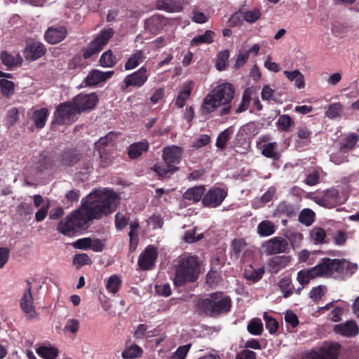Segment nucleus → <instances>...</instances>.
Returning a JSON list of instances; mask_svg holds the SVG:
<instances>
[{"label":"nucleus","mask_w":359,"mask_h":359,"mask_svg":"<svg viewBox=\"0 0 359 359\" xmlns=\"http://www.w3.org/2000/svg\"><path fill=\"white\" fill-rule=\"evenodd\" d=\"M114 32L113 29L108 28L102 29L100 34L92 41L88 46L83 49V57L88 59L95 54L100 52L104 46L107 45L109 39L113 36Z\"/></svg>","instance_id":"6e6552de"},{"label":"nucleus","mask_w":359,"mask_h":359,"mask_svg":"<svg viewBox=\"0 0 359 359\" xmlns=\"http://www.w3.org/2000/svg\"><path fill=\"white\" fill-rule=\"evenodd\" d=\"M317 273L316 266L308 270H301L297 273V279L303 287L305 285H307L311 279L319 277Z\"/></svg>","instance_id":"2f4dec72"},{"label":"nucleus","mask_w":359,"mask_h":359,"mask_svg":"<svg viewBox=\"0 0 359 359\" xmlns=\"http://www.w3.org/2000/svg\"><path fill=\"white\" fill-rule=\"evenodd\" d=\"M234 93V88L231 83H226L219 85L205 97L201 108V114H210L222 104L231 103Z\"/></svg>","instance_id":"20e7f679"},{"label":"nucleus","mask_w":359,"mask_h":359,"mask_svg":"<svg viewBox=\"0 0 359 359\" xmlns=\"http://www.w3.org/2000/svg\"><path fill=\"white\" fill-rule=\"evenodd\" d=\"M129 222V217L123 215L121 212H117L115 215V225L118 230L123 229Z\"/></svg>","instance_id":"774afa93"},{"label":"nucleus","mask_w":359,"mask_h":359,"mask_svg":"<svg viewBox=\"0 0 359 359\" xmlns=\"http://www.w3.org/2000/svg\"><path fill=\"white\" fill-rule=\"evenodd\" d=\"M359 140V135L351 133L342 139L339 142V151L342 153H347L355 149Z\"/></svg>","instance_id":"cd10ccee"},{"label":"nucleus","mask_w":359,"mask_h":359,"mask_svg":"<svg viewBox=\"0 0 359 359\" xmlns=\"http://www.w3.org/2000/svg\"><path fill=\"white\" fill-rule=\"evenodd\" d=\"M53 159L50 156L41 153L36 162V169L39 172H43L51 166Z\"/></svg>","instance_id":"49530a36"},{"label":"nucleus","mask_w":359,"mask_h":359,"mask_svg":"<svg viewBox=\"0 0 359 359\" xmlns=\"http://www.w3.org/2000/svg\"><path fill=\"white\" fill-rule=\"evenodd\" d=\"M201 262L198 256L184 255L178 257L175 265L174 284L182 286L195 282L199 276Z\"/></svg>","instance_id":"7ed1b4c3"},{"label":"nucleus","mask_w":359,"mask_h":359,"mask_svg":"<svg viewBox=\"0 0 359 359\" xmlns=\"http://www.w3.org/2000/svg\"><path fill=\"white\" fill-rule=\"evenodd\" d=\"M278 287L283 293L284 298H288L293 294V287L292 282L289 278H282L278 283Z\"/></svg>","instance_id":"3c124183"},{"label":"nucleus","mask_w":359,"mask_h":359,"mask_svg":"<svg viewBox=\"0 0 359 359\" xmlns=\"http://www.w3.org/2000/svg\"><path fill=\"white\" fill-rule=\"evenodd\" d=\"M92 263L90 258L87 254H77L73 258V264L80 268L84 265H88Z\"/></svg>","instance_id":"052dcab7"},{"label":"nucleus","mask_w":359,"mask_h":359,"mask_svg":"<svg viewBox=\"0 0 359 359\" xmlns=\"http://www.w3.org/2000/svg\"><path fill=\"white\" fill-rule=\"evenodd\" d=\"M99 154L100 163V165L102 168H107L109 166L112 162H113V151H105L101 150V151H97Z\"/></svg>","instance_id":"4d7b16f0"},{"label":"nucleus","mask_w":359,"mask_h":359,"mask_svg":"<svg viewBox=\"0 0 359 359\" xmlns=\"http://www.w3.org/2000/svg\"><path fill=\"white\" fill-rule=\"evenodd\" d=\"M228 196L227 187L213 186L210 187L202 198L203 207L215 208L220 206Z\"/></svg>","instance_id":"1a4fd4ad"},{"label":"nucleus","mask_w":359,"mask_h":359,"mask_svg":"<svg viewBox=\"0 0 359 359\" xmlns=\"http://www.w3.org/2000/svg\"><path fill=\"white\" fill-rule=\"evenodd\" d=\"M229 58V51L224 50L220 51L217 55L216 67L218 70H224Z\"/></svg>","instance_id":"5fc2aeb1"},{"label":"nucleus","mask_w":359,"mask_h":359,"mask_svg":"<svg viewBox=\"0 0 359 359\" xmlns=\"http://www.w3.org/2000/svg\"><path fill=\"white\" fill-rule=\"evenodd\" d=\"M276 227L269 220L261 222L257 226V233L261 236H269L274 233Z\"/></svg>","instance_id":"ea45409f"},{"label":"nucleus","mask_w":359,"mask_h":359,"mask_svg":"<svg viewBox=\"0 0 359 359\" xmlns=\"http://www.w3.org/2000/svg\"><path fill=\"white\" fill-rule=\"evenodd\" d=\"M48 115L49 111L46 108H41L33 112L32 119L37 129H41L45 126Z\"/></svg>","instance_id":"c85d7f7f"},{"label":"nucleus","mask_w":359,"mask_h":359,"mask_svg":"<svg viewBox=\"0 0 359 359\" xmlns=\"http://www.w3.org/2000/svg\"><path fill=\"white\" fill-rule=\"evenodd\" d=\"M46 53L45 46L41 42H32L27 43L24 50V56L28 61H34Z\"/></svg>","instance_id":"6ab92c4d"},{"label":"nucleus","mask_w":359,"mask_h":359,"mask_svg":"<svg viewBox=\"0 0 359 359\" xmlns=\"http://www.w3.org/2000/svg\"><path fill=\"white\" fill-rule=\"evenodd\" d=\"M342 111V105L340 103L330 104L326 111V116L330 118H334L339 116Z\"/></svg>","instance_id":"e2e57ef3"},{"label":"nucleus","mask_w":359,"mask_h":359,"mask_svg":"<svg viewBox=\"0 0 359 359\" xmlns=\"http://www.w3.org/2000/svg\"><path fill=\"white\" fill-rule=\"evenodd\" d=\"M319 277L345 280L352 276L358 269V265L345 259L322 258L315 266Z\"/></svg>","instance_id":"f03ea898"},{"label":"nucleus","mask_w":359,"mask_h":359,"mask_svg":"<svg viewBox=\"0 0 359 359\" xmlns=\"http://www.w3.org/2000/svg\"><path fill=\"white\" fill-rule=\"evenodd\" d=\"M252 90L250 88H246L242 96V100L238 107L236 109V113H241L248 109L250 102L252 100Z\"/></svg>","instance_id":"a18cd8bd"},{"label":"nucleus","mask_w":359,"mask_h":359,"mask_svg":"<svg viewBox=\"0 0 359 359\" xmlns=\"http://www.w3.org/2000/svg\"><path fill=\"white\" fill-rule=\"evenodd\" d=\"M264 273V267L262 266L258 269H252L246 270L245 272V278L253 282L259 281Z\"/></svg>","instance_id":"de8ad7c7"},{"label":"nucleus","mask_w":359,"mask_h":359,"mask_svg":"<svg viewBox=\"0 0 359 359\" xmlns=\"http://www.w3.org/2000/svg\"><path fill=\"white\" fill-rule=\"evenodd\" d=\"M116 135L112 132L109 133L106 136L100 137L95 144L96 151H114L116 149L114 139Z\"/></svg>","instance_id":"b1692460"},{"label":"nucleus","mask_w":359,"mask_h":359,"mask_svg":"<svg viewBox=\"0 0 359 359\" xmlns=\"http://www.w3.org/2000/svg\"><path fill=\"white\" fill-rule=\"evenodd\" d=\"M67 33V29L65 26L51 27L46 31L44 37L48 43L56 44L63 41Z\"/></svg>","instance_id":"4be33fe9"},{"label":"nucleus","mask_w":359,"mask_h":359,"mask_svg":"<svg viewBox=\"0 0 359 359\" xmlns=\"http://www.w3.org/2000/svg\"><path fill=\"white\" fill-rule=\"evenodd\" d=\"M210 135L206 134L201 135L192 142L191 147L194 149H198L208 144L210 142Z\"/></svg>","instance_id":"69168bd1"},{"label":"nucleus","mask_w":359,"mask_h":359,"mask_svg":"<svg viewBox=\"0 0 359 359\" xmlns=\"http://www.w3.org/2000/svg\"><path fill=\"white\" fill-rule=\"evenodd\" d=\"M339 191L335 188L327 189L311 197V199L318 205L327 208H334L338 205Z\"/></svg>","instance_id":"ddd939ff"},{"label":"nucleus","mask_w":359,"mask_h":359,"mask_svg":"<svg viewBox=\"0 0 359 359\" xmlns=\"http://www.w3.org/2000/svg\"><path fill=\"white\" fill-rule=\"evenodd\" d=\"M311 131L305 126H299L297 130V136L304 141L306 144L311 142Z\"/></svg>","instance_id":"0e129e2a"},{"label":"nucleus","mask_w":359,"mask_h":359,"mask_svg":"<svg viewBox=\"0 0 359 359\" xmlns=\"http://www.w3.org/2000/svg\"><path fill=\"white\" fill-rule=\"evenodd\" d=\"M310 236L316 243H323L326 237V232L321 227H315L310 231Z\"/></svg>","instance_id":"13d9d810"},{"label":"nucleus","mask_w":359,"mask_h":359,"mask_svg":"<svg viewBox=\"0 0 359 359\" xmlns=\"http://www.w3.org/2000/svg\"><path fill=\"white\" fill-rule=\"evenodd\" d=\"M1 60L7 69H11L22 62V58L19 54L13 55L6 50L1 52Z\"/></svg>","instance_id":"bb28decb"},{"label":"nucleus","mask_w":359,"mask_h":359,"mask_svg":"<svg viewBox=\"0 0 359 359\" xmlns=\"http://www.w3.org/2000/svg\"><path fill=\"white\" fill-rule=\"evenodd\" d=\"M78 114L72 102L60 103L55 109L52 124L71 125L76 121Z\"/></svg>","instance_id":"0eeeda50"},{"label":"nucleus","mask_w":359,"mask_h":359,"mask_svg":"<svg viewBox=\"0 0 359 359\" xmlns=\"http://www.w3.org/2000/svg\"><path fill=\"white\" fill-rule=\"evenodd\" d=\"M0 88L2 95L6 97H10L15 93V83L8 79H0Z\"/></svg>","instance_id":"c03bdc74"},{"label":"nucleus","mask_w":359,"mask_h":359,"mask_svg":"<svg viewBox=\"0 0 359 359\" xmlns=\"http://www.w3.org/2000/svg\"><path fill=\"white\" fill-rule=\"evenodd\" d=\"M156 7L159 10L174 12L175 11V3L172 0H157Z\"/></svg>","instance_id":"680f3d73"},{"label":"nucleus","mask_w":359,"mask_h":359,"mask_svg":"<svg viewBox=\"0 0 359 359\" xmlns=\"http://www.w3.org/2000/svg\"><path fill=\"white\" fill-rule=\"evenodd\" d=\"M205 186H196L188 189L183 194V198L187 201H191L193 203H196L202 201V198L205 195Z\"/></svg>","instance_id":"393cba45"},{"label":"nucleus","mask_w":359,"mask_h":359,"mask_svg":"<svg viewBox=\"0 0 359 359\" xmlns=\"http://www.w3.org/2000/svg\"><path fill=\"white\" fill-rule=\"evenodd\" d=\"M149 148V144L147 141L133 143L128 148V156L130 159H136L147 152Z\"/></svg>","instance_id":"a878e982"},{"label":"nucleus","mask_w":359,"mask_h":359,"mask_svg":"<svg viewBox=\"0 0 359 359\" xmlns=\"http://www.w3.org/2000/svg\"><path fill=\"white\" fill-rule=\"evenodd\" d=\"M262 154L266 158L273 160H278L280 154L277 151V143L269 142L263 144L262 147Z\"/></svg>","instance_id":"e433bc0d"},{"label":"nucleus","mask_w":359,"mask_h":359,"mask_svg":"<svg viewBox=\"0 0 359 359\" xmlns=\"http://www.w3.org/2000/svg\"><path fill=\"white\" fill-rule=\"evenodd\" d=\"M283 74L287 78V79L292 82L294 81L295 86L299 88L302 89L304 88L305 86V82H304V76L302 74V72H300L299 70H293V71H287L285 70L283 72Z\"/></svg>","instance_id":"7c9ffc66"},{"label":"nucleus","mask_w":359,"mask_h":359,"mask_svg":"<svg viewBox=\"0 0 359 359\" xmlns=\"http://www.w3.org/2000/svg\"><path fill=\"white\" fill-rule=\"evenodd\" d=\"M168 24L167 19L159 15H154L144 21V29L153 35L157 34Z\"/></svg>","instance_id":"412c9836"},{"label":"nucleus","mask_w":359,"mask_h":359,"mask_svg":"<svg viewBox=\"0 0 359 359\" xmlns=\"http://www.w3.org/2000/svg\"><path fill=\"white\" fill-rule=\"evenodd\" d=\"M232 133L233 130L231 128H228L222 131L217 136L215 143L216 147L222 150L224 149Z\"/></svg>","instance_id":"a19ab883"},{"label":"nucleus","mask_w":359,"mask_h":359,"mask_svg":"<svg viewBox=\"0 0 359 359\" xmlns=\"http://www.w3.org/2000/svg\"><path fill=\"white\" fill-rule=\"evenodd\" d=\"M183 152V149L179 146L171 145L164 147L162 158L165 165L156 163L151 170L156 172L160 177H170L179 170L176 165L181 162Z\"/></svg>","instance_id":"39448f33"},{"label":"nucleus","mask_w":359,"mask_h":359,"mask_svg":"<svg viewBox=\"0 0 359 359\" xmlns=\"http://www.w3.org/2000/svg\"><path fill=\"white\" fill-rule=\"evenodd\" d=\"M149 75L150 74L148 69L142 66L139 69L127 75L123 79L121 83V89L126 90L131 86L140 88L147 83Z\"/></svg>","instance_id":"9d476101"},{"label":"nucleus","mask_w":359,"mask_h":359,"mask_svg":"<svg viewBox=\"0 0 359 359\" xmlns=\"http://www.w3.org/2000/svg\"><path fill=\"white\" fill-rule=\"evenodd\" d=\"M114 74V71H108L106 72H101L98 69H93L89 72L88 76L83 81L85 86H97L101 82L111 78Z\"/></svg>","instance_id":"aec40b11"},{"label":"nucleus","mask_w":359,"mask_h":359,"mask_svg":"<svg viewBox=\"0 0 359 359\" xmlns=\"http://www.w3.org/2000/svg\"><path fill=\"white\" fill-rule=\"evenodd\" d=\"M247 243L242 238H236L231 242V255L236 259L243 257Z\"/></svg>","instance_id":"c756f323"},{"label":"nucleus","mask_w":359,"mask_h":359,"mask_svg":"<svg viewBox=\"0 0 359 359\" xmlns=\"http://www.w3.org/2000/svg\"><path fill=\"white\" fill-rule=\"evenodd\" d=\"M116 63V57L111 50H108L100 57V64L104 67H111Z\"/></svg>","instance_id":"8fccbe9b"},{"label":"nucleus","mask_w":359,"mask_h":359,"mask_svg":"<svg viewBox=\"0 0 359 359\" xmlns=\"http://www.w3.org/2000/svg\"><path fill=\"white\" fill-rule=\"evenodd\" d=\"M263 248L265 253L268 255L289 252V243L287 241L280 236L273 237L266 241L263 245Z\"/></svg>","instance_id":"dca6fc26"},{"label":"nucleus","mask_w":359,"mask_h":359,"mask_svg":"<svg viewBox=\"0 0 359 359\" xmlns=\"http://www.w3.org/2000/svg\"><path fill=\"white\" fill-rule=\"evenodd\" d=\"M192 92V82H189L187 85L184 86L175 99V104L178 108H182L185 105L186 100H188Z\"/></svg>","instance_id":"f704fd0d"},{"label":"nucleus","mask_w":359,"mask_h":359,"mask_svg":"<svg viewBox=\"0 0 359 359\" xmlns=\"http://www.w3.org/2000/svg\"><path fill=\"white\" fill-rule=\"evenodd\" d=\"M118 203V198L111 190H95L82 200L80 208L60 222L57 229L66 236L74 234L86 228L88 222L114 212Z\"/></svg>","instance_id":"f257e3e1"},{"label":"nucleus","mask_w":359,"mask_h":359,"mask_svg":"<svg viewBox=\"0 0 359 359\" xmlns=\"http://www.w3.org/2000/svg\"><path fill=\"white\" fill-rule=\"evenodd\" d=\"M215 33L212 30H206L202 35L194 36L191 41V46H199L201 44H210L214 41Z\"/></svg>","instance_id":"473e14b6"},{"label":"nucleus","mask_w":359,"mask_h":359,"mask_svg":"<svg viewBox=\"0 0 359 359\" xmlns=\"http://www.w3.org/2000/svg\"><path fill=\"white\" fill-rule=\"evenodd\" d=\"M243 19L249 23H255L261 17V13L259 8H253L252 10H248L242 11Z\"/></svg>","instance_id":"603ef678"},{"label":"nucleus","mask_w":359,"mask_h":359,"mask_svg":"<svg viewBox=\"0 0 359 359\" xmlns=\"http://www.w3.org/2000/svg\"><path fill=\"white\" fill-rule=\"evenodd\" d=\"M231 299L223 297L222 293H212L209 297L200 299L198 302V309L207 316L215 317L230 311Z\"/></svg>","instance_id":"423d86ee"},{"label":"nucleus","mask_w":359,"mask_h":359,"mask_svg":"<svg viewBox=\"0 0 359 359\" xmlns=\"http://www.w3.org/2000/svg\"><path fill=\"white\" fill-rule=\"evenodd\" d=\"M37 354L44 359H55L58 355V349L53 346H41L36 348Z\"/></svg>","instance_id":"4c0bfd02"},{"label":"nucleus","mask_w":359,"mask_h":359,"mask_svg":"<svg viewBox=\"0 0 359 359\" xmlns=\"http://www.w3.org/2000/svg\"><path fill=\"white\" fill-rule=\"evenodd\" d=\"M122 281L117 275L110 276L107 280L106 288L112 294H116L120 289Z\"/></svg>","instance_id":"37998d69"},{"label":"nucleus","mask_w":359,"mask_h":359,"mask_svg":"<svg viewBox=\"0 0 359 359\" xmlns=\"http://www.w3.org/2000/svg\"><path fill=\"white\" fill-rule=\"evenodd\" d=\"M294 121L287 114L280 115L277 121V126L283 131H288Z\"/></svg>","instance_id":"6e6d98bb"},{"label":"nucleus","mask_w":359,"mask_h":359,"mask_svg":"<svg viewBox=\"0 0 359 359\" xmlns=\"http://www.w3.org/2000/svg\"><path fill=\"white\" fill-rule=\"evenodd\" d=\"M143 353L142 349L137 345L133 344L127 347L121 353L123 359H133L135 358L140 357Z\"/></svg>","instance_id":"79ce46f5"},{"label":"nucleus","mask_w":359,"mask_h":359,"mask_svg":"<svg viewBox=\"0 0 359 359\" xmlns=\"http://www.w3.org/2000/svg\"><path fill=\"white\" fill-rule=\"evenodd\" d=\"M316 213L309 208L303 209L299 215V222L306 226H310L315 222Z\"/></svg>","instance_id":"58836bf2"},{"label":"nucleus","mask_w":359,"mask_h":359,"mask_svg":"<svg viewBox=\"0 0 359 359\" xmlns=\"http://www.w3.org/2000/svg\"><path fill=\"white\" fill-rule=\"evenodd\" d=\"M83 158V154L76 148H66L57 156L56 161L59 167H72Z\"/></svg>","instance_id":"2eb2a0df"},{"label":"nucleus","mask_w":359,"mask_h":359,"mask_svg":"<svg viewBox=\"0 0 359 359\" xmlns=\"http://www.w3.org/2000/svg\"><path fill=\"white\" fill-rule=\"evenodd\" d=\"M264 320L269 334H276L279 327L278 321L272 316H268L266 313L264 315Z\"/></svg>","instance_id":"864d4df0"},{"label":"nucleus","mask_w":359,"mask_h":359,"mask_svg":"<svg viewBox=\"0 0 359 359\" xmlns=\"http://www.w3.org/2000/svg\"><path fill=\"white\" fill-rule=\"evenodd\" d=\"M327 287L325 285H318L314 287L309 293V297L313 299L314 302H318L325 294Z\"/></svg>","instance_id":"bf43d9fd"},{"label":"nucleus","mask_w":359,"mask_h":359,"mask_svg":"<svg viewBox=\"0 0 359 359\" xmlns=\"http://www.w3.org/2000/svg\"><path fill=\"white\" fill-rule=\"evenodd\" d=\"M26 283V289L20 299V307L27 318L32 319L36 317L37 313L34 306L32 283L29 280H27Z\"/></svg>","instance_id":"f8f14e48"},{"label":"nucleus","mask_w":359,"mask_h":359,"mask_svg":"<svg viewBox=\"0 0 359 359\" xmlns=\"http://www.w3.org/2000/svg\"><path fill=\"white\" fill-rule=\"evenodd\" d=\"M276 213L280 215H285L289 218L293 217L296 215L297 209L294 205L287 202H280L276 208Z\"/></svg>","instance_id":"72a5a7b5"},{"label":"nucleus","mask_w":359,"mask_h":359,"mask_svg":"<svg viewBox=\"0 0 359 359\" xmlns=\"http://www.w3.org/2000/svg\"><path fill=\"white\" fill-rule=\"evenodd\" d=\"M72 102L76 109L78 110V114H80L81 112L94 109L98 102V98L93 93L90 94L80 93L75 96Z\"/></svg>","instance_id":"4468645a"},{"label":"nucleus","mask_w":359,"mask_h":359,"mask_svg":"<svg viewBox=\"0 0 359 359\" xmlns=\"http://www.w3.org/2000/svg\"><path fill=\"white\" fill-rule=\"evenodd\" d=\"M333 331L343 337L351 338L359 333V327L355 320H347L344 323L335 325Z\"/></svg>","instance_id":"a211bd4d"},{"label":"nucleus","mask_w":359,"mask_h":359,"mask_svg":"<svg viewBox=\"0 0 359 359\" xmlns=\"http://www.w3.org/2000/svg\"><path fill=\"white\" fill-rule=\"evenodd\" d=\"M157 257V249L153 245H148L139 256L137 264L141 269L149 270L154 265Z\"/></svg>","instance_id":"f3484780"},{"label":"nucleus","mask_w":359,"mask_h":359,"mask_svg":"<svg viewBox=\"0 0 359 359\" xmlns=\"http://www.w3.org/2000/svg\"><path fill=\"white\" fill-rule=\"evenodd\" d=\"M144 60L142 50H137L133 53L125 63L126 70H131L136 68Z\"/></svg>","instance_id":"c9c22d12"},{"label":"nucleus","mask_w":359,"mask_h":359,"mask_svg":"<svg viewBox=\"0 0 359 359\" xmlns=\"http://www.w3.org/2000/svg\"><path fill=\"white\" fill-rule=\"evenodd\" d=\"M248 331L253 335H260L263 332V324L259 318L252 319L247 327Z\"/></svg>","instance_id":"09e8293b"},{"label":"nucleus","mask_w":359,"mask_h":359,"mask_svg":"<svg viewBox=\"0 0 359 359\" xmlns=\"http://www.w3.org/2000/svg\"><path fill=\"white\" fill-rule=\"evenodd\" d=\"M290 262V256L280 255L273 257L267 262L268 271L271 274H276L281 269L285 268Z\"/></svg>","instance_id":"5701e85b"},{"label":"nucleus","mask_w":359,"mask_h":359,"mask_svg":"<svg viewBox=\"0 0 359 359\" xmlns=\"http://www.w3.org/2000/svg\"><path fill=\"white\" fill-rule=\"evenodd\" d=\"M19 118V111L16 107L11 109L6 116V126L8 128L13 126Z\"/></svg>","instance_id":"338daca9"},{"label":"nucleus","mask_w":359,"mask_h":359,"mask_svg":"<svg viewBox=\"0 0 359 359\" xmlns=\"http://www.w3.org/2000/svg\"><path fill=\"white\" fill-rule=\"evenodd\" d=\"M341 346L338 343L325 344L318 351L305 353L302 359H338Z\"/></svg>","instance_id":"9b49d317"}]
</instances>
